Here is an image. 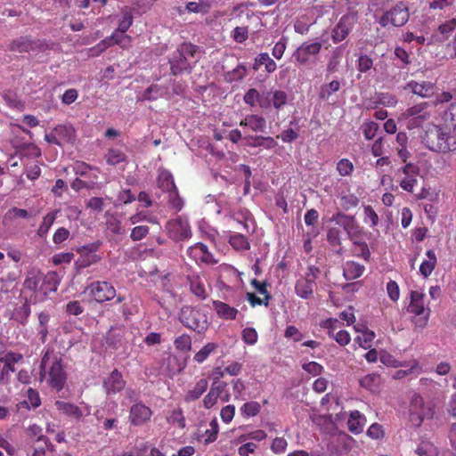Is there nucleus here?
I'll return each instance as SVG.
<instances>
[{
	"instance_id": "f257e3e1",
	"label": "nucleus",
	"mask_w": 456,
	"mask_h": 456,
	"mask_svg": "<svg viewBox=\"0 0 456 456\" xmlns=\"http://www.w3.org/2000/svg\"><path fill=\"white\" fill-rule=\"evenodd\" d=\"M421 142L432 151L447 153L456 151V134L447 126L430 124L421 135Z\"/></svg>"
},
{
	"instance_id": "f03ea898",
	"label": "nucleus",
	"mask_w": 456,
	"mask_h": 456,
	"mask_svg": "<svg viewBox=\"0 0 456 456\" xmlns=\"http://www.w3.org/2000/svg\"><path fill=\"white\" fill-rule=\"evenodd\" d=\"M58 285L59 281L55 272L43 274L39 271H31L24 281V288L33 292L36 302L45 300L50 293L57 290Z\"/></svg>"
},
{
	"instance_id": "7ed1b4c3",
	"label": "nucleus",
	"mask_w": 456,
	"mask_h": 456,
	"mask_svg": "<svg viewBox=\"0 0 456 456\" xmlns=\"http://www.w3.org/2000/svg\"><path fill=\"white\" fill-rule=\"evenodd\" d=\"M40 367L41 372L47 370L51 387L61 391L67 380L62 358L53 350L47 349L42 357Z\"/></svg>"
},
{
	"instance_id": "20e7f679",
	"label": "nucleus",
	"mask_w": 456,
	"mask_h": 456,
	"mask_svg": "<svg viewBox=\"0 0 456 456\" xmlns=\"http://www.w3.org/2000/svg\"><path fill=\"white\" fill-rule=\"evenodd\" d=\"M198 46L191 43L181 44L169 59L171 73L177 76L184 71L190 72L191 69L190 59L195 58Z\"/></svg>"
},
{
	"instance_id": "39448f33",
	"label": "nucleus",
	"mask_w": 456,
	"mask_h": 456,
	"mask_svg": "<svg viewBox=\"0 0 456 456\" xmlns=\"http://www.w3.org/2000/svg\"><path fill=\"white\" fill-rule=\"evenodd\" d=\"M434 43H446V53L450 58H456V18L442 22L433 33Z\"/></svg>"
},
{
	"instance_id": "423d86ee",
	"label": "nucleus",
	"mask_w": 456,
	"mask_h": 456,
	"mask_svg": "<svg viewBox=\"0 0 456 456\" xmlns=\"http://www.w3.org/2000/svg\"><path fill=\"white\" fill-rule=\"evenodd\" d=\"M410 19V9L407 3L398 1L389 9L386 10L383 14L377 20L381 28H401L404 26Z\"/></svg>"
},
{
	"instance_id": "0eeeda50",
	"label": "nucleus",
	"mask_w": 456,
	"mask_h": 456,
	"mask_svg": "<svg viewBox=\"0 0 456 456\" xmlns=\"http://www.w3.org/2000/svg\"><path fill=\"white\" fill-rule=\"evenodd\" d=\"M322 46L318 40L305 41L293 52L292 58L299 67L311 68L317 63Z\"/></svg>"
},
{
	"instance_id": "6e6552de",
	"label": "nucleus",
	"mask_w": 456,
	"mask_h": 456,
	"mask_svg": "<svg viewBox=\"0 0 456 456\" xmlns=\"http://www.w3.org/2000/svg\"><path fill=\"white\" fill-rule=\"evenodd\" d=\"M432 116V105L428 102H419L407 108L402 113V118L406 121L409 129L419 128L430 119Z\"/></svg>"
},
{
	"instance_id": "1a4fd4ad",
	"label": "nucleus",
	"mask_w": 456,
	"mask_h": 456,
	"mask_svg": "<svg viewBox=\"0 0 456 456\" xmlns=\"http://www.w3.org/2000/svg\"><path fill=\"white\" fill-rule=\"evenodd\" d=\"M179 320L186 328L204 333L208 328V317L200 309L185 305L182 307Z\"/></svg>"
},
{
	"instance_id": "9d476101",
	"label": "nucleus",
	"mask_w": 456,
	"mask_h": 456,
	"mask_svg": "<svg viewBox=\"0 0 456 456\" xmlns=\"http://www.w3.org/2000/svg\"><path fill=\"white\" fill-rule=\"evenodd\" d=\"M425 294L419 290H411L410 293V304L407 307V311L419 318L414 320L416 327L423 329L427 326L430 309L425 307Z\"/></svg>"
},
{
	"instance_id": "9b49d317",
	"label": "nucleus",
	"mask_w": 456,
	"mask_h": 456,
	"mask_svg": "<svg viewBox=\"0 0 456 456\" xmlns=\"http://www.w3.org/2000/svg\"><path fill=\"white\" fill-rule=\"evenodd\" d=\"M410 420L416 426L419 427L425 419L433 417L432 408L425 403L423 397L418 394H414L410 403Z\"/></svg>"
},
{
	"instance_id": "f8f14e48",
	"label": "nucleus",
	"mask_w": 456,
	"mask_h": 456,
	"mask_svg": "<svg viewBox=\"0 0 456 456\" xmlns=\"http://www.w3.org/2000/svg\"><path fill=\"white\" fill-rule=\"evenodd\" d=\"M357 22V14L349 12L344 14L331 30V40L338 44L345 40Z\"/></svg>"
},
{
	"instance_id": "ddd939ff",
	"label": "nucleus",
	"mask_w": 456,
	"mask_h": 456,
	"mask_svg": "<svg viewBox=\"0 0 456 456\" xmlns=\"http://www.w3.org/2000/svg\"><path fill=\"white\" fill-rule=\"evenodd\" d=\"M86 291L98 303L110 301L116 297L114 286L106 281H95L91 282L86 287Z\"/></svg>"
},
{
	"instance_id": "4468645a",
	"label": "nucleus",
	"mask_w": 456,
	"mask_h": 456,
	"mask_svg": "<svg viewBox=\"0 0 456 456\" xmlns=\"http://www.w3.org/2000/svg\"><path fill=\"white\" fill-rule=\"evenodd\" d=\"M331 221L345 230L349 240H355L364 234L362 227L360 226L354 216L338 212L332 216Z\"/></svg>"
},
{
	"instance_id": "2eb2a0df",
	"label": "nucleus",
	"mask_w": 456,
	"mask_h": 456,
	"mask_svg": "<svg viewBox=\"0 0 456 456\" xmlns=\"http://www.w3.org/2000/svg\"><path fill=\"white\" fill-rule=\"evenodd\" d=\"M167 231L170 239L181 241L191 236V230L187 219L178 216L167 224Z\"/></svg>"
},
{
	"instance_id": "dca6fc26",
	"label": "nucleus",
	"mask_w": 456,
	"mask_h": 456,
	"mask_svg": "<svg viewBox=\"0 0 456 456\" xmlns=\"http://www.w3.org/2000/svg\"><path fill=\"white\" fill-rule=\"evenodd\" d=\"M152 414L150 407L139 402L130 407L128 419L132 426L141 427L151 420Z\"/></svg>"
},
{
	"instance_id": "f3484780",
	"label": "nucleus",
	"mask_w": 456,
	"mask_h": 456,
	"mask_svg": "<svg viewBox=\"0 0 456 456\" xmlns=\"http://www.w3.org/2000/svg\"><path fill=\"white\" fill-rule=\"evenodd\" d=\"M186 253L188 256L197 264L216 265L218 263V260H216L208 250V246L201 242H197L189 247Z\"/></svg>"
},
{
	"instance_id": "a211bd4d",
	"label": "nucleus",
	"mask_w": 456,
	"mask_h": 456,
	"mask_svg": "<svg viewBox=\"0 0 456 456\" xmlns=\"http://www.w3.org/2000/svg\"><path fill=\"white\" fill-rule=\"evenodd\" d=\"M403 89L421 98H429L435 93L436 84L431 81L411 79L405 84Z\"/></svg>"
},
{
	"instance_id": "6ab92c4d",
	"label": "nucleus",
	"mask_w": 456,
	"mask_h": 456,
	"mask_svg": "<svg viewBox=\"0 0 456 456\" xmlns=\"http://www.w3.org/2000/svg\"><path fill=\"white\" fill-rule=\"evenodd\" d=\"M404 177L400 182V186L403 190L408 192H413V188L417 183V176L419 173L418 166L408 163L401 168Z\"/></svg>"
},
{
	"instance_id": "aec40b11",
	"label": "nucleus",
	"mask_w": 456,
	"mask_h": 456,
	"mask_svg": "<svg viewBox=\"0 0 456 456\" xmlns=\"http://www.w3.org/2000/svg\"><path fill=\"white\" fill-rule=\"evenodd\" d=\"M126 381L123 379L122 373L117 369L103 380V387L108 395L119 393L125 388Z\"/></svg>"
},
{
	"instance_id": "412c9836",
	"label": "nucleus",
	"mask_w": 456,
	"mask_h": 456,
	"mask_svg": "<svg viewBox=\"0 0 456 456\" xmlns=\"http://www.w3.org/2000/svg\"><path fill=\"white\" fill-rule=\"evenodd\" d=\"M22 359L23 355L20 353L8 350L0 351V363L4 364L3 369L9 377L11 372L15 371V363L20 362Z\"/></svg>"
},
{
	"instance_id": "4be33fe9",
	"label": "nucleus",
	"mask_w": 456,
	"mask_h": 456,
	"mask_svg": "<svg viewBox=\"0 0 456 456\" xmlns=\"http://www.w3.org/2000/svg\"><path fill=\"white\" fill-rule=\"evenodd\" d=\"M212 305L217 316L226 321L235 320L239 314L237 308L230 306L228 304L223 301L213 300Z\"/></svg>"
},
{
	"instance_id": "5701e85b",
	"label": "nucleus",
	"mask_w": 456,
	"mask_h": 456,
	"mask_svg": "<svg viewBox=\"0 0 456 456\" xmlns=\"http://www.w3.org/2000/svg\"><path fill=\"white\" fill-rule=\"evenodd\" d=\"M314 286L315 282H314L313 279L301 277L296 281L295 292L299 297L309 299L314 295Z\"/></svg>"
},
{
	"instance_id": "b1692460",
	"label": "nucleus",
	"mask_w": 456,
	"mask_h": 456,
	"mask_svg": "<svg viewBox=\"0 0 456 456\" xmlns=\"http://www.w3.org/2000/svg\"><path fill=\"white\" fill-rule=\"evenodd\" d=\"M240 126H248L253 132H264L266 128V120L264 117L256 114L247 115L240 122Z\"/></svg>"
},
{
	"instance_id": "393cba45",
	"label": "nucleus",
	"mask_w": 456,
	"mask_h": 456,
	"mask_svg": "<svg viewBox=\"0 0 456 456\" xmlns=\"http://www.w3.org/2000/svg\"><path fill=\"white\" fill-rule=\"evenodd\" d=\"M55 407L60 413L75 419H79L83 416L82 410L69 402L56 401Z\"/></svg>"
},
{
	"instance_id": "a878e982",
	"label": "nucleus",
	"mask_w": 456,
	"mask_h": 456,
	"mask_svg": "<svg viewBox=\"0 0 456 456\" xmlns=\"http://www.w3.org/2000/svg\"><path fill=\"white\" fill-rule=\"evenodd\" d=\"M208 382L206 379H199L194 386L188 389L183 396L185 403H192L198 400L208 389Z\"/></svg>"
},
{
	"instance_id": "bb28decb",
	"label": "nucleus",
	"mask_w": 456,
	"mask_h": 456,
	"mask_svg": "<svg viewBox=\"0 0 456 456\" xmlns=\"http://www.w3.org/2000/svg\"><path fill=\"white\" fill-rule=\"evenodd\" d=\"M36 48V42L29 37H20L13 40L9 45L8 50L11 52L28 53Z\"/></svg>"
},
{
	"instance_id": "cd10ccee",
	"label": "nucleus",
	"mask_w": 456,
	"mask_h": 456,
	"mask_svg": "<svg viewBox=\"0 0 456 456\" xmlns=\"http://www.w3.org/2000/svg\"><path fill=\"white\" fill-rule=\"evenodd\" d=\"M190 283V289L200 299H205L208 296L205 284L202 279L197 274H191L187 276Z\"/></svg>"
},
{
	"instance_id": "c85d7f7f",
	"label": "nucleus",
	"mask_w": 456,
	"mask_h": 456,
	"mask_svg": "<svg viewBox=\"0 0 456 456\" xmlns=\"http://www.w3.org/2000/svg\"><path fill=\"white\" fill-rule=\"evenodd\" d=\"M365 267L354 261H347L343 267V275L346 281L355 280L363 274Z\"/></svg>"
},
{
	"instance_id": "c756f323",
	"label": "nucleus",
	"mask_w": 456,
	"mask_h": 456,
	"mask_svg": "<svg viewBox=\"0 0 456 456\" xmlns=\"http://www.w3.org/2000/svg\"><path fill=\"white\" fill-rule=\"evenodd\" d=\"M426 256L428 259L424 260L419 266V273L424 278H428L432 273L437 264L436 255L433 249H428Z\"/></svg>"
},
{
	"instance_id": "7c9ffc66",
	"label": "nucleus",
	"mask_w": 456,
	"mask_h": 456,
	"mask_svg": "<svg viewBox=\"0 0 456 456\" xmlns=\"http://www.w3.org/2000/svg\"><path fill=\"white\" fill-rule=\"evenodd\" d=\"M344 53L342 46L335 47L331 51V55L328 61L326 70L330 74H333L338 70V67L343 59Z\"/></svg>"
},
{
	"instance_id": "2f4dec72",
	"label": "nucleus",
	"mask_w": 456,
	"mask_h": 456,
	"mask_svg": "<svg viewBox=\"0 0 456 456\" xmlns=\"http://www.w3.org/2000/svg\"><path fill=\"white\" fill-rule=\"evenodd\" d=\"M354 246V255L358 257H362L366 261H369L370 252L368 244L363 240V235H360L355 240H350Z\"/></svg>"
},
{
	"instance_id": "473e14b6",
	"label": "nucleus",
	"mask_w": 456,
	"mask_h": 456,
	"mask_svg": "<svg viewBox=\"0 0 456 456\" xmlns=\"http://www.w3.org/2000/svg\"><path fill=\"white\" fill-rule=\"evenodd\" d=\"M380 382H381L380 376L376 373L365 375L359 381L360 386L362 387H364L372 393H375L379 390Z\"/></svg>"
},
{
	"instance_id": "72a5a7b5",
	"label": "nucleus",
	"mask_w": 456,
	"mask_h": 456,
	"mask_svg": "<svg viewBox=\"0 0 456 456\" xmlns=\"http://www.w3.org/2000/svg\"><path fill=\"white\" fill-rule=\"evenodd\" d=\"M362 416L359 411L351 412L347 421L348 430L353 434H360L363 429V423L362 421Z\"/></svg>"
},
{
	"instance_id": "f704fd0d",
	"label": "nucleus",
	"mask_w": 456,
	"mask_h": 456,
	"mask_svg": "<svg viewBox=\"0 0 456 456\" xmlns=\"http://www.w3.org/2000/svg\"><path fill=\"white\" fill-rule=\"evenodd\" d=\"M229 243L235 250H248L250 248L248 238L240 232L231 234Z\"/></svg>"
},
{
	"instance_id": "c9c22d12",
	"label": "nucleus",
	"mask_w": 456,
	"mask_h": 456,
	"mask_svg": "<svg viewBox=\"0 0 456 456\" xmlns=\"http://www.w3.org/2000/svg\"><path fill=\"white\" fill-rule=\"evenodd\" d=\"M30 314V305L28 301H26L24 304L14 310L12 314V319L21 325H26Z\"/></svg>"
},
{
	"instance_id": "e433bc0d",
	"label": "nucleus",
	"mask_w": 456,
	"mask_h": 456,
	"mask_svg": "<svg viewBox=\"0 0 456 456\" xmlns=\"http://www.w3.org/2000/svg\"><path fill=\"white\" fill-rule=\"evenodd\" d=\"M231 217L239 224L242 225L247 232H249L248 222L251 219V213L244 208H241L231 214Z\"/></svg>"
},
{
	"instance_id": "4c0bfd02",
	"label": "nucleus",
	"mask_w": 456,
	"mask_h": 456,
	"mask_svg": "<svg viewBox=\"0 0 456 456\" xmlns=\"http://www.w3.org/2000/svg\"><path fill=\"white\" fill-rule=\"evenodd\" d=\"M55 131L58 134L61 144L63 145L66 142L73 141L75 136V130L71 126L59 125L55 127Z\"/></svg>"
},
{
	"instance_id": "58836bf2",
	"label": "nucleus",
	"mask_w": 456,
	"mask_h": 456,
	"mask_svg": "<svg viewBox=\"0 0 456 456\" xmlns=\"http://www.w3.org/2000/svg\"><path fill=\"white\" fill-rule=\"evenodd\" d=\"M79 257L76 260L75 265L77 269H85L101 260V256L96 254H79Z\"/></svg>"
},
{
	"instance_id": "ea45409f",
	"label": "nucleus",
	"mask_w": 456,
	"mask_h": 456,
	"mask_svg": "<svg viewBox=\"0 0 456 456\" xmlns=\"http://www.w3.org/2000/svg\"><path fill=\"white\" fill-rule=\"evenodd\" d=\"M105 159L108 165L116 166L126 160V155L118 149H109L105 154Z\"/></svg>"
},
{
	"instance_id": "a19ab883",
	"label": "nucleus",
	"mask_w": 456,
	"mask_h": 456,
	"mask_svg": "<svg viewBox=\"0 0 456 456\" xmlns=\"http://www.w3.org/2000/svg\"><path fill=\"white\" fill-rule=\"evenodd\" d=\"M158 184L160 189L167 192L176 189L172 175L167 171H163L159 174Z\"/></svg>"
},
{
	"instance_id": "79ce46f5",
	"label": "nucleus",
	"mask_w": 456,
	"mask_h": 456,
	"mask_svg": "<svg viewBox=\"0 0 456 456\" xmlns=\"http://www.w3.org/2000/svg\"><path fill=\"white\" fill-rule=\"evenodd\" d=\"M243 418H250L256 416L261 411V405L258 402L250 401L245 403L240 409Z\"/></svg>"
},
{
	"instance_id": "37998d69",
	"label": "nucleus",
	"mask_w": 456,
	"mask_h": 456,
	"mask_svg": "<svg viewBox=\"0 0 456 456\" xmlns=\"http://www.w3.org/2000/svg\"><path fill=\"white\" fill-rule=\"evenodd\" d=\"M56 219V214L53 212L46 214L43 217L42 224L39 225L37 229V235L41 238H45L49 232V229L53 224Z\"/></svg>"
},
{
	"instance_id": "c03bdc74",
	"label": "nucleus",
	"mask_w": 456,
	"mask_h": 456,
	"mask_svg": "<svg viewBox=\"0 0 456 456\" xmlns=\"http://www.w3.org/2000/svg\"><path fill=\"white\" fill-rule=\"evenodd\" d=\"M415 452L419 456H439L437 448L434 444L428 441L421 442L415 450Z\"/></svg>"
},
{
	"instance_id": "a18cd8bd",
	"label": "nucleus",
	"mask_w": 456,
	"mask_h": 456,
	"mask_svg": "<svg viewBox=\"0 0 456 456\" xmlns=\"http://www.w3.org/2000/svg\"><path fill=\"white\" fill-rule=\"evenodd\" d=\"M375 338V333L372 330L365 329L355 338V342L362 348L368 349L371 346V342Z\"/></svg>"
},
{
	"instance_id": "49530a36",
	"label": "nucleus",
	"mask_w": 456,
	"mask_h": 456,
	"mask_svg": "<svg viewBox=\"0 0 456 456\" xmlns=\"http://www.w3.org/2000/svg\"><path fill=\"white\" fill-rule=\"evenodd\" d=\"M218 432H219L218 421H217L216 418H214L209 422V428H208L203 435L204 443L206 444H208L215 442L217 438Z\"/></svg>"
},
{
	"instance_id": "de8ad7c7",
	"label": "nucleus",
	"mask_w": 456,
	"mask_h": 456,
	"mask_svg": "<svg viewBox=\"0 0 456 456\" xmlns=\"http://www.w3.org/2000/svg\"><path fill=\"white\" fill-rule=\"evenodd\" d=\"M340 206L346 211L356 208L359 205L360 200L354 193H346L339 198Z\"/></svg>"
},
{
	"instance_id": "09e8293b",
	"label": "nucleus",
	"mask_w": 456,
	"mask_h": 456,
	"mask_svg": "<svg viewBox=\"0 0 456 456\" xmlns=\"http://www.w3.org/2000/svg\"><path fill=\"white\" fill-rule=\"evenodd\" d=\"M106 228L115 235H122L126 232L121 224V222L114 215H110L107 217Z\"/></svg>"
},
{
	"instance_id": "8fccbe9b",
	"label": "nucleus",
	"mask_w": 456,
	"mask_h": 456,
	"mask_svg": "<svg viewBox=\"0 0 456 456\" xmlns=\"http://www.w3.org/2000/svg\"><path fill=\"white\" fill-rule=\"evenodd\" d=\"M272 95L273 107L281 110L288 102V94L282 90L270 91Z\"/></svg>"
},
{
	"instance_id": "3c124183",
	"label": "nucleus",
	"mask_w": 456,
	"mask_h": 456,
	"mask_svg": "<svg viewBox=\"0 0 456 456\" xmlns=\"http://www.w3.org/2000/svg\"><path fill=\"white\" fill-rule=\"evenodd\" d=\"M177 351L187 353L191 349V338L188 334H183L174 340Z\"/></svg>"
},
{
	"instance_id": "603ef678",
	"label": "nucleus",
	"mask_w": 456,
	"mask_h": 456,
	"mask_svg": "<svg viewBox=\"0 0 456 456\" xmlns=\"http://www.w3.org/2000/svg\"><path fill=\"white\" fill-rule=\"evenodd\" d=\"M217 344L208 343L198 353L195 354L193 359L198 363L204 362L209 354L217 348Z\"/></svg>"
},
{
	"instance_id": "864d4df0",
	"label": "nucleus",
	"mask_w": 456,
	"mask_h": 456,
	"mask_svg": "<svg viewBox=\"0 0 456 456\" xmlns=\"http://www.w3.org/2000/svg\"><path fill=\"white\" fill-rule=\"evenodd\" d=\"M340 89V83L338 80H332L328 85L322 87L320 92V98L328 101L333 93Z\"/></svg>"
},
{
	"instance_id": "5fc2aeb1",
	"label": "nucleus",
	"mask_w": 456,
	"mask_h": 456,
	"mask_svg": "<svg viewBox=\"0 0 456 456\" xmlns=\"http://www.w3.org/2000/svg\"><path fill=\"white\" fill-rule=\"evenodd\" d=\"M373 67V60L367 54H361L357 59L356 68L361 73L370 71Z\"/></svg>"
},
{
	"instance_id": "6e6d98bb",
	"label": "nucleus",
	"mask_w": 456,
	"mask_h": 456,
	"mask_svg": "<svg viewBox=\"0 0 456 456\" xmlns=\"http://www.w3.org/2000/svg\"><path fill=\"white\" fill-rule=\"evenodd\" d=\"M247 75V69L244 65L240 64L232 71L227 72L225 78L229 82L239 81L243 79Z\"/></svg>"
},
{
	"instance_id": "4d7b16f0",
	"label": "nucleus",
	"mask_w": 456,
	"mask_h": 456,
	"mask_svg": "<svg viewBox=\"0 0 456 456\" xmlns=\"http://www.w3.org/2000/svg\"><path fill=\"white\" fill-rule=\"evenodd\" d=\"M261 94L256 88L248 89L243 96L244 102L249 107H256L259 103Z\"/></svg>"
},
{
	"instance_id": "13d9d810",
	"label": "nucleus",
	"mask_w": 456,
	"mask_h": 456,
	"mask_svg": "<svg viewBox=\"0 0 456 456\" xmlns=\"http://www.w3.org/2000/svg\"><path fill=\"white\" fill-rule=\"evenodd\" d=\"M232 385L234 399L245 400L246 386L244 382L240 379H236L232 381Z\"/></svg>"
},
{
	"instance_id": "bf43d9fd",
	"label": "nucleus",
	"mask_w": 456,
	"mask_h": 456,
	"mask_svg": "<svg viewBox=\"0 0 456 456\" xmlns=\"http://www.w3.org/2000/svg\"><path fill=\"white\" fill-rule=\"evenodd\" d=\"M249 145L253 147L263 146L265 149H273L277 145V142L271 136H256L254 137V142Z\"/></svg>"
},
{
	"instance_id": "052dcab7",
	"label": "nucleus",
	"mask_w": 456,
	"mask_h": 456,
	"mask_svg": "<svg viewBox=\"0 0 456 456\" xmlns=\"http://www.w3.org/2000/svg\"><path fill=\"white\" fill-rule=\"evenodd\" d=\"M379 125L374 121L364 122L362 126V134L366 140H371L375 137Z\"/></svg>"
},
{
	"instance_id": "680f3d73",
	"label": "nucleus",
	"mask_w": 456,
	"mask_h": 456,
	"mask_svg": "<svg viewBox=\"0 0 456 456\" xmlns=\"http://www.w3.org/2000/svg\"><path fill=\"white\" fill-rule=\"evenodd\" d=\"M86 207L94 212L101 213L104 208V199L101 197H92L86 202Z\"/></svg>"
},
{
	"instance_id": "e2e57ef3",
	"label": "nucleus",
	"mask_w": 456,
	"mask_h": 456,
	"mask_svg": "<svg viewBox=\"0 0 456 456\" xmlns=\"http://www.w3.org/2000/svg\"><path fill=\"white\" fill-rule=\"evenodd\" d=\"M139 312L138 299L131 298L129 303H126L122 306V314L127 319Z\"/></svg>"
},
{
	"instance_id": "0e129e2a",
	"label": "nucleus",
	"mask_w": 456,
	"mask_h": 456,
	"mask_svg": "<svg viewBox=\"0 0 456 456\" xmlns=\"http://www.w3.org/2000/svg\"><path fill=\"white\" fill-rule=\"evenodd\" d=\"M337 170L342 176L350 175L354 170V165L349 159H342L337 164Z\"/></svg>"
},
{
	"instance_id": "69168bd1",
	"label": "nucleus",
	"mask_w": 456,
	"mask_h": 456,
	"mask_svg": "<svg viewBox=\"0 0 456 456\" xmlns=\"http://www.w3.org/2000/svg\"><path fill=\"white\" fill-rule=\"evenodd\" d=\"M150 232L147 225H138L132 229L130 238L134 241H138L144 239Z\"/></svg>"
},
{
	"instance_id": "338daca9",
	"label": "nucleus",
	"mask_w": 456,
	"mask_h": 456,
	"mask_svg": "<svg viewBox=\"0 0 456 456\" xmlns=\"http://www.w3.org/2000/svg\"><path fill=\"white\" fill-rule=\"evenodd\" d=\"M25 173L29 180H37L41 175V168L38 161L32 164H26Z\"/></svg>"
},
{
	"instance_id": "774afa93",
	"label": "nucleus",
	"mask_w": 456,
	"mask_h": 456,
	"mask_svg": "<svg viewBox=\"0 0 456 456\" xmlns=\"http://www.w3.org/2000/svg\"><path fill=\"white\" fill-rule=\"evenodd\" d=\"M287 44L288 38L283 37L274 45L272 54L275 59L280 60L282 58L287 48Z\"/></svg>"
}]
</instances>
